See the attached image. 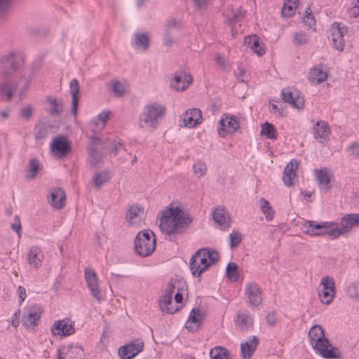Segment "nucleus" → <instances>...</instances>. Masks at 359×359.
<instances>
[{
	"label": "nucleus",
	"mask_w": 359,
	"mask_h": 359,
	"mask_svg": "<svg viewBox=\"0 0 359 359\" xmlns=\"http://www.w3.org/2000/svg\"><path fill=\"white\" fill-rule=\"evenodd\" d=\"M110 179V173L109 171H98L94 173L93 176V182L97 189H100L102 185L106 184Z\"/></svg>",
	"instance_id": "37998d69"
},
{
	"label": "nucleus",
	"mask_w": 359,
	"mask_h": 359,
	"mask_svg": "<svg viewBox=\"0 0 359 359\" xmlns=\"http://www.w3.org/2000/svg\"><path fill=\"white\" fill-rule=\"evenodd\" d=\"M155 248L156 238L152 231L144 230L137 233L135 240V249L140 256H149Z\"/></svg>",
	"instance_id": "9d476101"
},
{
	"label": "nucleus",
	"mask_w": 359,
	"mask_h": 359,
	"mask_svg": "<svg viewBox=\"0 0 359 359\" xmlns=\"http://www.w3.org/2000/svg\"><path fill=\"white\" fill-rule=\"evenodd\" d=\"M53 336L66 337L75 332L74 322L69 318L55 321L50 329Z\"/></svg>",
	"instance_id": "6ab92c4d"
},
{
	"label": "nucleus",
	"mask_w": 359,
	"mask_h": 359,
	"mask_svg": "<svg viewBox=\"0 0 359 359\" xmlns=\"http://www.w3.org/2000/svg\"><path fill=\"white\" fill-rule=\"evenodd\" d=\"M11 0H0V16L6 14L11 6Z\"/></svg>",
	"instance_id": "680f3d73"
},
{
	"label": "nucleus",
	"mask_w": 359,
	"mask_h": 359,
	"mask_svg": "<svg viewBox=\"0 0 359 359\" xmlns=\"http://www.w3.org/2000/svg\"><path fill=\"white\" fill-rule=\"evenodd\" d=\"M187 295V287L183 280H172L159 299L163 312L173 314L182 306L184 297Z\"/></svg>",
	"instance_id": "f03ea898"
},
{
	"label": "nucleus",
	"mask_w": 359,
	"mask_h": 359,
	"mask_svg": "<svg viewBox=\"0 0 359 359\" xmlns=\"http://www.w3.org/2000/svg\"><path fill=\"white\" fill-rule=\"evenodd\" d=\"M16 293L18 297V303L21 305L27 297L26 290L23 286L19 285L17 288Z\"/></svg>",
	"instance_id": "052dcab7"
},
{
	"label": "nucleus",
	"mask_w": 359,
	"mask_h": 359,
	"mask_svg": "<svg viewBox=\"0 0 359 359\" xmlns=\"http://www.w3.org/2000/svg\"><path fill=\"white\" fill-rule=\"evenodd\" d=\"M327 78V72L323 66H317L311 69L309 79L313 85H318L325 81Z\"/></svg>",
	"instance_id": "c9c22d12"
},
{
	"label": "nucleus",
	"mask_w": 359,
	"mask_h": 359,
	"mask_svg": "<svg viewBox=\"0 0 359 359\" xmlns=\"http://www.w3.org/2000/svg\"><path fill=\"white\" fill-rule=\"evenodd\" d=\"M226 273L227 278L232 282H236L239 278V271L236 264L229 262L226 266Z\"/></svg>",
	"instance_id": "09e8293b"
},
{
	"label": "nucleus",
	"mask_w": 359,
	"mask_h": 359,
	"mask_svg": "<svg viewBox=\"0 0 359 359\" xmlns=\"http://www.w3.org/2000/svg\"><path fill=\"white\" fill-rule=\"evenodd\" d=\"M69 92L72 95V114L76 115L77 107L79 99L80 86L76 79H73L69 82Z\"/></svg>",
	"instance_id": "e433bc0d"
},
{
	"label": "nucleus",
	"mask_w": 359,
	"mask_h": 359,
	"mask_svg": "<svg viewBox=\"0 0 359 359\" xmlns=\"http://www.w3.org/2000/svg\"><path fill=\"white\" fill-rule=\"evenodd\" d=\"M50 107V113L51 114H60L62 111V103L58 102L56 99H51L49 100Z\"/></svg>",
	"instance_id": "5fc2aeb1"
},
{
	"label": "nucleus",
	"mask_w": 359,
	"mask_h": 359,
	"mask_svg": "<svg viewBox=\"0 0 359 359\" xmlns=\"http://www.w3.org/2000/svg\"><path fill=\"white\" fill-rule=\"evenodd\" d=\"M32 78L30 76L22 75L16 81L0 83V93L5 95L8 100L13 96L22 100L30 86Z\"/></svg>",
	"instance_id": "0eeeda50"
},
{
	"label": "nucleus",
	"mask_w": 359,
	"mask_h": 359,
	"mask_svg": "<svg viewBox=\"0 0 359 359\" xmlns=\"http://www.w3.org/2000/svg\"><path fill=\"white\" fill-rule=\"evenodd\" d=\"M212 218L221 229L226 230L231 226L230 217L224 208H215L212 212Z\"/></svg>",
	"instance_id": "2f4dec72"
},
{
	"label": "nucleus",
	"mask_w": 359,
	"mask_h": 359,
	"mask_svg": "<svg viewBox=\"0 0 359 359\" xmlns=\"http://www.w3.org/2000/svg\"><path fill=\"white\" fill-rule=\"evenodd\" d=\"M346 294L353 301H359V281L349 284L346 290Z\"/></svg>",
	"instance_id": "de8ad7c7"
},
{
	"label": "nucleus",
	"mask_w": 359,
	"mask_h": 359,
	"mask_svg": "<svg viewBox=\"0 0 359 359\" xmlns=\"http://www.w3.org/2000/svg\"><path fill=\"white\" fill-rule=\"evenodd\" d=\"M299 166V162L296 159H292L285 166L283 180L286 187H291L294 183V180L297 177V171Z\"/></svg>",
	"instance_id": "c756f323"
},
{
	"label": "nucleus",
	"mask_w": 359,
	"mask_h": 359,
	"mask_svg": "<svg viewBox=\"0 0 359 359\" xmlns=\"http://www.w3.org/2000/svg\"><path fill=\"white\" fill-rule=\"evenodd\" d=\"M351 154L354 156H359V144L353 142L350 145Z\"/></svg>",
	"instance_id": "774afa93"
},
{
	"label": "nucleus",
	"mask_w": 359,
	"mask_h": 359,
	"mask_svg": "<svg viewBox=\"0 0 359 359\" xmlns=\"http://www.w3.org/2000/svg\"><path fill=\"white\" fill-rule=\"evenodd\" d=\"M223 15L229 25H232L242 17L241 11L238 8H233L231 6H228L224 9Z\"/></svg>",
	"instance_id": "ea45409f"
},
{
	"label": "nucleus",
	"mask_w": 359,
	"mask_h": 359,
	"mask_svg": "<svg viewBox=\"0 0 359 359\" xmlns=\"http://www.w3.org/2000/svg\"><path fill=\"white\" fill-rule=\"evenodd\" d=\"M241 117L226 113L222 114L218 123L217 133L219 137H226L228 134H233L238 131Z\"/></svg>",
	"instance_id": "9b49d317"
},
{
	"label": "nucleus",
	"mask_w": 359,
	"mask_h": 359,
	"mask_svg": "<svg viewBox=\"0 0 359 359\" xmlns=\"http://www.w3.org/2000/svg\"><path fill=\"white\" fill-rule=\"evenodd\" d=\"M83 349L75 344H69L57 349V359H81Z\"/></svg>",
	"instance_id": "b1692460"
},
{
	"label": "nucleus",
	"mask_w": 359,
	"mask_h": 359,
	"mask_svg": "<svg viewBox=\"0 0 359 359\" xmlns=\"http://www.w3.org/2000/svg\"><path fill=\"white\" fill-rule=\"evenodd\" d=\"M303 22L306 25L309 26V27H311L316 25V19L310 8H307V9L306 10L305 14L303 17Z\"/></svg>",
	"instance_id": "6e6d98bb"
},
{
	"label": "nucleus",
	"mask_w": 359,
	"mask_h": 359,
	"mask_svg": "<svg viewBox=\"0 0 359 359\" xmlns=\"http://www.w3.org/2000/svg\"><path fill=\"white\" fill-rule=\"evenodd\" d=\"M144 347V343L141 340L131 341L118 350V354L121 359H132L141 352Z\"/></svg>",
	"instance_id": "5701e85b"
},
{
	"label": "nucleus",
	"mask_w": 359,
	"mask_h": 359,
	"mask_svg": "<svg viewBox=\"0 0 359 359\" xmlns=\"http://www.w3.org/2000/svg\"><path fill=\"white\" fill-rule=\"evenodd\" d=\"M259 339L256 336H250L241 344V356L242 359H250L255 352Z\"/></svg>",
	"instance_id": "a878e982"
},
{
	"label": "nucleus",
	"mask_w": 359,
	"mask_h": 359,
	"mask_svg": "<svg viewBox=\"0 0 359 359\" xmlns=\"http://www.w3.org/2000/svg\"><path fill=\"white\" fill-rule=\"evenodd\" d=\"M336 229L338 231V237L341 235L348 232L352 228L359 226V214L351 213L343 217L340 222V227L338 224L334 222Z\"/></svg>",
	"instance_id": "412c9836"
},
{
	"label": "nucleus",
	"mask_w": 359,
	"mask_h": 359,
	"mask_svg": "<svg viewBox=\"0 0 359 359\" xmlns=\"http://www.w3.org/2000/svg\"><path fill=\"white\" fill-rule=\"evenodd\" d=\"M330 31L333 48L338 51L344 50L345 47L344 36L348 33L347 27L335 22L332 25Z\"/></svg>",
	"instance_id": "dca6fc26"
},
{
	"label": "nucleus",
	"mask_w": 359,
	"mask_h": 359,
	"mask_svg": "<svg viewBox=\"0 0 359 359\" xmlns=\"http://www.w3.org/2000/svg\"><path fill=\"white\" fill-rule=\"evenodd\" d=\"M149 36L147 33H135L132 39V46L137 50L144 52L149 46Z\"/></svg>",
	"instance_id": "72a5a7b5"
},
{
	"label": "nucleus",
	"mask_w": 359,
	"mask_h": 359,
	"mask_svg": "<svg viewBox=\"0 0 359 359\" xmlns=\"http://www.w3.org/2000/svg\"><path fill=\"white\" fill-rule=\"evenodd\" d=\"M143 209L139 206L130 207L126 214L128 222L132 225L140 224L143 218Z\"/></svg>",
	"instance_id": "58836bf2"
},
{
	"label": "nucleus",
	"mask_w": 359,
	"mask_h": 359,
	"mask_svg": "<svg viewBox=\"0 0 359 359\" xmlns=\"http://www.w3.org/2000/svg\"><path fill=\"white\" fill-rule=\"evenodd\" d=\"M21 311L20 309H17L14 313L12 315L11 319V324L13 327H18L20 324V317Z\"/></svg>",
	"instance_id": "e2e57ef3"
},
{
	"label": "nucleus",
	"mask_w": 359,
	"mask_h": 359,
	"mask_svg": "<svg viewBox=\"0 0 359 359\" xmlns=\"http://www.w3.org/2000/svg\"><path fill=\"white\" fill-rule=\"evenodd\" d=\"M11 229L17 233L18 237L20 238L22 234V227L20 224V219L18 215H15L14 217V221L11 224Z\"/></svg>",
	"instance_id": "4d7b16f0"
},
{
	"label": "nucleus",
	"mask_w": 359,
	"mask_h": 359,
	"mask_svg": "<svg viewBox=\"0 0 359 359\" xmlns=\"http://www.w3.org/2000/svg\"><path fill=\"white\" fill-rule=\"evenodd\" d=\"M215 62H216V65L221 69H225L227 68L228 67V62L226 60L225 57L220 55V54H217V55L215 56Z\"/></svg>",
	"instance_id": "bf43d9fd"
},
{
	"label": "nucleus",
	"mask_w": 359,
	"mask_h": 359,
	"mask_svg": "<svg viewBox=\"0 0 359 359\" xmlns=\"http://www.w3.org/2000/svg\"><path fill=\"white\" fill-rule=\"evenodd\" d=\"M166 107L164 104L151 102L144 105L139 116L138 126L148 131L155 130L161 121L165 117Z\"/></svg>",
	"instance_id": "39448f33"
},
{
	"label": "nucleus",
	"mask_w": 359,
	"mask_h": 359,
	"mask_svg": "<svg viewBox=\"0 0 359 359\" xmlns=\"http://www.w3.org/2000/svg\"><path fill=\"white\" fill-rule=\"evenodd\" d=\"M163 43L165 46H170L175 43V40L169 33H165L163 37Z\"/></svg>",
	"instance_id": "338daca9"
},
{
	"label": "nucleus",
	"mask_w": 359,
	"mask_h": 359,
	"mask_svg": "<svg viewBox=\"0 0 359 359\" xmlns=\"http://www.w3.org/2000/svg\"><path fill=\"white\" fill-rule=\"evenodd\" d=\"M266 320L267 324H269L271 326H273L276 323L277 318H276V313L275 312H270L268 313V315L266 317Z\"/></svg>",
	"instance_id": "69168bd1"
},
{
	"label": "nucleus",
	"mask_w": 359,
	"mask_h": 359,
	"mask_svg": "<svg viewBox=\"0 0 359 359\" xmlns=\"http://www.w3.org/2000/svg\"><path fill=\"white\" fill-rule=\"evenodd\" d=\"M261 135L267 139L276 140L278 131L273 124L266 122L261 127Z\"/></svg>",
	"instance_id": "49530a36"
},
{
	"label": "nucleus",
	"mask_w": 359,
	"mask_h": 359,
	"mask_svg": "<svg viewBox=\"0 0 359 359\" xmlns=\"http://www.w3.org/2000/svg\"><path fill=\"white\" fill-rule=\"evenodd\" d=\"M202 320L203 315L200 309L194 308L191 311L185 326L189 331L195 332L200 327Z\"/></svg>",
	"instance_id": "473e14b6"
},
{
	"label": "nucleus",
	"mask_w": 359,
	"mask_h": 359,
	"mask_svg": "<svg viewBox=\"0 0 359 359\" xmlns=\"http://www.w3.org/2000/svg\"><path fill=\"white\" fill-rule=\"evenodd\" d=\"M184 127L195 128L203 122L201 111L197 108L187 109L181 116Z\"/></svg>",
	"instance_id": "aec40b11"
},
{
	"label": "nucleus",
	"mask_w": 359,
	"mask_h": 359,
	"mask_svg": "<svg viewBox=\"0 0 359 359\" xmlns=\"http://www.w3.org/2000/svg\"><path fill=\"white\" fill-rule=\"evenodd\" d=\"M309 41V36L303 32H297L294 34L293 43L301 46L306 44Z\"/></svg>",
	"instance_id": "603ef678"
},
{
	"label": "nucleus",
	"mask_w": 359,
	"mask_h": 359,
	"mask_svg": "<svg viewBox=\"0 0 359 359\" xmlns=\"http://www.w3.org/2000/svg\"><path fill=\"white\" fill-rule=\"evenodd\" d=\"M84 277L88 290L91 295L99 302L104 300L99 287L97 276L95 271L90 267H87L84 270Z\"/></svg>",
	"instance_id": "2eb2a0df"
},
{
	"label": "nucleus",
	"mask_w": 359,
	"mask_h": 359,
	"mask_svg": "<svg viewBox=\"0 0 359 359\" xmlns=\"http://www.w3.org/2000/svg\"><path fill=\"white\" fill-rule=\"evenodd\" d=\"M218 252L212 248L198 250L191 257L189 268L194 277H200L203 273L215 264L219 260Z\"/></svg>",
	"instance_id": "423d86ee"
},
{
	"label": "nucleus",
	"mask_w": 359,
	"mask_h": 359,
	"mask_svg": "<svg viewBox=\"0 0 359 359\" xmlns=\"http://www.w3.org/2000/svg\"><path fill=\"white\" fill-rule=\"evenodd\" d=\"M245 46L250 48L253 52L261 56L265 53V50L262 44L260 43L259 37L256 35L248 36L244 39Z\"/></svg>",
	"instance_id": "4c0bfd02"
},
{
	"label": "nucleus",
	"mask_w": 359,
	"mask_h": 359,
	"mask_svg": "<svg viewBox=\"0 0 359 359\" xmlns=\"http://www.w3.org/2000/svg\"><path fill=\"white\" fill-rule=\"evenodd\" d=\"M235 323L241 330H248L254 323L253 316L248 310H239L236 316Z\"/></svg>",
	"instance_id": "7c9ffc66"
},
{
	"label": "nucleus",
	"mask_w": 359,
	"mask_h": 359,
	"mask_svg": "<svg viewBox=\"0 0 359 359\" xmlns=\"http://www.w3.org/2000/svg\"><path fill=\"white\" fill-rule=\"evenodd\" d=\"M314 179L322 193H327L332 189L331 182L333 174L327 168L316 169L313 171Z\"/></svg>",
	"instance_id": "f3484780"
},
{
	"label": "nucleus",
	"mask_w": 359,
	"mask_h": 359,
	"mask_svg": "<svg viewBox=\"0 0 359 359\" xmlns=\"http://www.w3.org/2000/svg\"><path fill=\"white\" fill-rule=\"evenodd\" d=\"M320 287L321 289L318 292V297L320 302L325 305L330 304L336 296L334 279L330 276H323L321 278Z\"/></svg>",
	"instance_id": "ddd939ff"
},
{
	"label": "nucleus",
	"mask_w": 359,
	"mask_h": 359,
	"mask_svg": "<svg viewBox=\"0 0 359 359\" xmlns=\"http://www.w3.org/2000/svg\"><path fill=\"white\" fill-rule=\"evenodd\" d=\"M242 241V236L240 232L233 230L229 235V246L231 249L237 247Z\"/></svg>",
	"instance_id": "864d4df0"
},
{
	"label": "nucleus",
	"mask_w": 359,
	"mask_h": 359,
	"mask_svg": "<svg viewBox=\"0 0 359 359\" xmlns=\"http://www.w3.org/2000/svg\"><path fill=\"white\" fill-rule=\"evenodd\" d=\"M313 133L315 140L320 143L327 142L330 134V129L327 123L323 121H317L313 127Z\"/></svg>",
	"instance_id": "bb28decb"
},
{
	"label": "nucleus",
	"mask_w": 359,
	"mask_h": 359,
	"mask_svg": "<svg viewBox=\"0 0 359 359\" xmlns=\"http://www.w3.org/2000/svg\"><path fill=\"white\" fill-rule=\"evenodd\" d=\"M335 226L333 222H317L314 220H304L301 224L302 230L305 234L311 236H320L328 235L330 238H338V231L334 229Z\"/></svg>",
	"instance_id": "1a4fd4ad"
},
{
	"label": "nucleus",
	"mask_w": 359,
	"mask_h": 359,
	"mask_svg": "<svg viewBox=\"0 0 359 359\" xmlns=\"http://www.w3.org/2000/svg\"><path fill=\"white\" fill-rule=\"evenodd\" d=\"M25 62V54L20 49L8 51L0 57V75L7 77L18 69Z\"/></svg>",
	"instance_id": "6e6552de"
},
{
	"label": "nucleus",
	"mask_w": 359,
	"mask_h": 359,
	"mask_svg": "<svg viewBox=\"0 0 359 359\" xmlns=\"http://www.w3.org/2000/svg\"><path fill=\"white\" fill-rule=\"evenodd\" d=\"M50 147L53 154L59 158L66 156L71 150V146L68 140L63 137L55 138Z\"/></svg>",
	"instance_id": "393cba45"
},
{
	"label": "nucleus",
	"mask_w": 359,
	"mask_h": 359,
	"mask_svg": "<svg viewBox=\"0 0 359 359\" xmlns=\"http://www.w3.org/2000/svg\"><path fill=\"white\" fill-rule=\"evenodd\" d=\"M211 359H232L230 352L224 347L215 346L210 351Z\"/></svg>",
	"instance_id": "c03bdc74"
},
{
	"label": "nucleus",
	"mask_w": 359,
	"mask_h": 359,
	"mask_svg": "<svg viewBox=\"0 0 359 359\" xmlns=\"http://www.w3.org/2000/svg\"><path fill=\"white\" fill-rule=\"evenodd\" d=\"M48 201L54 208L58 210L61 209L65 205L66 203L65 193L60 188H53L49 191Z\"/></svg>",
	"instance_id": "cd10ccee"
},
{
	"label": "nucleus",
	"mask_w": 359,
	"mask_h": 359,
	"mask_svg": "<svg viewBox=\"0 0 359 359\" xmlns=\"http://www.w3.org/2000/svg\"><path fill=\"white\" fill-rule=\"evenodd\" d=\"M39 163L38 161L35 158H32L29 162V167L27 175V178L30 180L34 179L36 176L39 172Z\"/></svg>",
	"instance_id": "3c124183"
},
{
	"label": "nucleus",
	"mask_w": 359,
	"mask_h": 359,
	"mask_svg": "<svg viewBox=\"0 0 359 359\" xmlns=\"http://www.w3.org/2000/svg\"><path fill=\"white\" fill-rule=\"evenodd\" d=\"M193 172L194 176L197 178L203 177L207 172L206 163L202 161H197L193 165Z\"/></svg>",
	"instance_id": "8fccbe9b"
},
{
	"label": "nucleus",
	"mask_w": 359,
	"mask_h": 359,
	"mask_svg": "<svg viewBox=\"0 0 359 359\" xmlns=\"http://www.w3.org/2000/svg\"><path fill=\"white\" fill-rule=\"evenodd\" d=\"M259 204L260 210L264 215L266 220L268 222L272 221L275 215V211L269 201L264 198H261L259 200Z\"/></svg>",
	"instance_id": "a19ab883"
},
{
	"label": "nucleus",
	"mask_w": 359,
	"mask_h": 359,
	"mask_svg": "<svg viewBox=\"0 0 359 359\" xmlns=\"http://www.w3.org/2000/svg\"><path fill=\"white\" fill-rule=\"evenodd\" d=\"M43 310L38 304H32L25 307L22 323L27 329L34 330L37 326V323L41 318Z\"/></svg>",
	"instance_id": "4468645a"
},
{
	"label": "nucleus",
	"mask_w": 359,
	"mask_h": 359,
	"mask_svg": "<svg viewBox=\"0 0 359 359\" xmlns=\"http://www.w3.org/2000/svg\"><path fill=\"white\" fill-rule=\"evenodd\" d=\"M308 341L314 353L324 359H337L341 357L339 349L330 342L320 325H316L311 327Z\"/></svg>",
	"instance_id": "7ed1b4c3"
},
{
	"label": "nucleus",
	"mask_w": 359,
	"mask_h": 359,
	"mask_svg": "<svg viewBox=\"0 0 359 359\" xmlns=\"http://www.w3.org/2000/svg\"><path fill=\"white\" fill-rule=\"evenodd\" d=\"M108 148L111 149V155L114 156L125 150L123 144L115 140L107 139L104 140L94 135L89 138L88 149L89 163L91 166L96 168L99 165L102 161L103 151Z\"/></svg>",
	"instance_id": "20e7f679"
},
{
	"label": "nucleus",
	"mask_w": 359,
	"mask_h": 359,
	"mask_svg": "<svg viewBox=\"0 0 359 359\" xmlns=\"http://www.w3.org/2000/svg\"><path fill=\"white\" fill-rule=\"evenodd\" d=\"M158 222L161 232L171 240L172 236L186 231L191 219L184 212L180 203L173 202L160 212Z\"/></svg>",
	"instance_id": "f257e3e1"
},
{
	"label": "nucleus",
	"mask_w": 359,
	"mask_h": 359,
	"mask_svg": "<svg viewBox=\"0 0 359 359\" xmlns=\"http://www.w3.org/2000/svg\"><path fill=\"white\" fill-rule=\"evenodd\" d=\"M244 296L246 303L252 309L259 307L264 299L261 287L254 281L247 282L244 288Z\"/></svg>",
	"instance_id": "f8f14e48"
},
{
	"label": "nucleus",
	"mask_w": 359,
	"mask_h": 359,
	"mask_svg": "<svg viewBox=\"0 0 359 359\" xmlns=\"http://www.w3.org/2000/svg\"><path fill=\"white\" fill-rule=\"evenodd\" d=\"M32 107L30 105H26L21 109V116L25 119H29L32 114Z\"/></svg>",
	"instance_id": "0e129e2a"
},
{
	"label": "nucleus",
	"mask_w": 359,
	"mask_h": 359,
	"mask_svg": "<svg viewBox=\"0 0 359 359\" xmlns=\"http://www.w3.org/2000/svg\"><path fill=\"white\" fill-rule=\"evenodd\" d=\"M193 82L192 76L184 71L177 72L170 81V86L177 91L187 90Z\"/></svg>",
	"instance_id": "4be33fe9"
},
{
	"label": "nucleus",
	"mask_w": 359,
	"mask_h": 359,
	"mask_svg": "<svg viewBox=\"0 0 359 359\" xmlns=\"http://www.w3.org/2000/svg\"><path fill=\"white\" fill-rule=\"evenodd\" d=\"M282 99L292 107L301 110L304 107V98L300 92L292 88H285L281 92Z\"/></svg>",
	"instance_id": "a211bd4d"
},
{
	"label": "nucleus",
	"mask_w": 359,
	"mask_h": 359,
	"mask_svg": "<svg viewBox=\"0 0 359 359\" xmlns=\"http://www.w3.org/2000/svg\"><path fill=\"white\" fill-rule=\"evenodd\" d=\"M111 116V111L109 110L102 111L91 121V129L95 133L102 131L106 126L107 121Z\"/></svg>",
	"instance_id": "f704fd0d"
},
{
	"label": "nucleus",
	"mask_w": 359,
	"mask_h": 359,
	"mask_svg": "<svg viewBox=\"0 0 359 359\" xmlns=\"http://www.w3.org/2000/svg\"><path fill=\"white\" fill-rule=\"evenodd\" d=\"M298 4L299 0H285L281 12L282 16L286 18L294 16Z\"/></svg>",
	"instance_id": "79ce46f5"
},
{
	"label": "nucleus",
	"mask_w": 359,
	"mask_h": 359,
	"mask_svg": "<svg viewBox=\"0 0 359 359\" xmlns=\"http://www.w3.org/2000/svg\"><path fill=\"white\" fill-rule=\"evenodd\" d=\"M128 85L125 81L114 80L111 82V90L117 97H122L126 93Z\"/></svg>",
	"instance_id": "a18cd8bd"
},
{
	"label": "nucleus",
	"mask_w": 359,
	"mask_h": 359,
	"mask_svg": "<svg viewBox=\"0 0 359 359\" xmlns=\"http://www.w3.org/2000/svg\"><path fill=\"white\" fill-rule=\"evenodd\" d=\"M44 259L41 249L36 245L32 246L27 253V263L31 268L39 269L42 266Z\"/></svg>",
	"instance_id": "c85d7f7f"
},
{
	"label": "nucleus",
	"mask_w": 359,
	"mask_h": 359,
	"mask_svg": "<svg viewBox=\"0 0 359 359\" xmlns=\"http://www.w3.org/2000/svg\"><path fill=\"white\" fill-rule=\"evenodd\" d=\"M347 13L350 18L359 17V0H356L353 6L348 9Z\"/></svg>",
	"instance_id": "13d9d810"
}]
</instances>
